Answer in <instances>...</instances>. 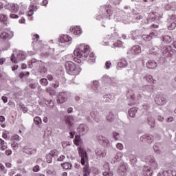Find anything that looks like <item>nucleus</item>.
<instances>
[{
  "instance_id": "f257e3e1",
  "label": "nucleus",
  "mask_w": 176,
  "mask_h": 176,
  "mask_svg": "<svg viewBox=\"0 0 176 176\" xmlns=\"http://www.w3.org/2000/svg\"><path fill=\"white\" fill-rule=\"evenodd\" d=\"M145 162L148 166L143 168V176H152L153 170L157 169V162H155L154 157L148 156L145 159Z\"/></svg>"
},
{
  "instance_id": "f03ea898",
  "label": "nucleus",
  "mask_w": 176,
  "mask_h": 176,
  "mask_svg": "<svg viewBox=\"0 0 176 176\" xmlns=\"http://www.w3.org/2000/svg\"><path fill=\"white\" fill-rule=\"evenodd\" d=\"M80 47H82L83 49L78 48L77 50H75L74 54V56H76V57H78V58H82V60H85L90 53V47L89 45H84L83 44H81Z\"/></svg>"
},
{
  "instance_id": "7ed1b4c3",
  "label": "nucleus",
  "mask_w": 176,
  "mask_h": 176,
  "mask_svg": "<svg viewBox=\"0 0 176 176\" xmlns=\"http://www.w3.org/2000/svg\"><path fill=\"white\" fill-rule=\"evenodd\" d=\"M77 151L78 152V157H80V164L84 166L87 162V155L86 154V151H84V148L78 146L77 148Z\"/></svg>"
},
{
  "instance_id": "20e7f679",
  "label": "nucleus",
  "mask_w": 176,
  "mask_h": 176,
  "mask_svg": "<svg viewBox=\"0 0 176 176\" xmlns=\"http://www.w3.org/2000/svg\"><path fill=\"white\" fill-rule=\"evenodd\" d=\"M23 60H25V54L21 51H19L16 54V57L14 56V54H12L11 56V61L14 63V64H17L19 61H23Z\"/></svg>"
},
{
  "instance_id": "39448f33",
  "label": "nucleus",
  "mask_w": 176,
  "mask_h": 176,
  "mask_svg": "<svg viewBox=\"0 0 176 176\" xmlns=\"http://www.w3.org/2000/svg\"><path fill=\"white\" fill-rule=\"evenodd\" d=\"M66 72L69 75L74 76L78 75V73H80V67H66Z\"/></svg>"
},
{
  "instance_id": "423d86ee",
  "label": "nucleus",
  "mask_w": 176,
  "mask_h": 176,
  "mask_svg": "<svg viewBox=\"0 0 176 176\" xmlns=\"http://www.w3.org/2000/svg\"><path fill=\"white\" fill-rule=\"evenodd\" d=\"M67 100V94L65 92H60L56 96V102L58 104H62L65 102Z\"/></svg>"
},
{
  "instance_id": "0eeeda50",
  "label": "nucleus",
  "mask_w": 176,
  "mask_h": 176,
  "mask_svg": "<svg viewBox=\"0 0 176 176\" xmlns=\"http://www.w3.org/2000/svg\"><path fill=\"white\" fill-rule=\"evenodd\" d=\"M154 102L159 106H163L166 103V99L161 95H156V97H154Z\"/></svg>"
},
{
  "instance_id": "6e6552de",
  "label": "nucleus",
  "mask_w": 176,
  "mask_h": 176,
  "mask_svg": "<svg viewBox=\"0 0 176 176\" xmlns=\"http://www.w3.org/2000/svg\"><path fill=\"white\" fill-rule=\"evenodd\" d=\"M115 99V94H108L104 96H102V102L106 103L113 102Z\"/></svg>"
},
{
  "instance_id": "1a4fd4ad",
  "label": "nucleus",
  "mask_w": 176,
  "mask_h": 176,
  "mask_svg": "<svg viewBox=\"0 0 176 176\" xmlns=\"http://www.w3.org/2000/svg\"><path fill=\"white\" fill-rule=\"evenodd\" d=\"M128 169L127 165L126 163H121V165L119 166V169L117 170V173H119V175L124 176L126 175V170Z\"/></svg>"
},
{
  "instance_id": "9d476101",
  "label": "nucleus",
  "mask_w": 176,
  "mask_h": 176,
  "mask_svg": "<svg viewBox=\"0 0 176 176\" xmlns=\"http://www.w3.org/2000/svg\"><path fill=\"white\" fill-rule=\"evenodd\" d=\"M69 137L72 139L75 138V141L73 142V144H75V146H80L82 144V140L79 135H74L73 132H69Z\"/></svg>"
},
{
  "instance_id": "9b49d317",
  "label": "nucleus",
  "mask_w": 176,
  "mask_h": 176,
  "mask_svg": "<svg viewBox=\"0 0 176 176\" xmlns=\"http://www.w3.org/2000/svg\"><path fill=\"white\" fill-rule=\"evenodd\" d=\"M71 41H72V38L65 34H63L59 38V42L60 43H67V45H69V43H71Z\"/></svg>"
},
{
  "instance_id": "f8f14e48",
  "label": "nucleus",
  "mask_w": 176,
  "mask_h": 176,
  "mask_svg": "<svg viewBox=\"0 0 176 176\" xmlns=\"http://www.w3.org/2000/svg\"><path fill=\"white\" fill-rule=\"evenodd\" d=\"M77 132L78 134L80 135H85L87 133V126L84 124L78 125V127H77Z\"/></svg>"
},
{
  "instance_id": "ddd939ff",
  "label": "nucleus",
  "mask_w": 176,
  "mask_h": 176,
  "mask_svg": "<svg viewBox=\"0 0 176 176\" xmlns=\"http://www.w3.org/2000/svg\"><path fill=\"white\" fill-rule=\"evenodd\" d=\"M163 176H176V170L172 168L168 170H163Z\"/></svg>"
},
{
  "instance_id": "4468645a",
  "label": "nucleus",
  "mask_w": 176,
  "mask_h": 176,
  "mask_svg": "<svg viewBox=\"0 0 176 176\" xmlns=\"http://www.w3.org/2000/svg\"><path fill=\"white\" fill-rule=\"evenodd\" d=\"M104 155H105V154H104V151L98 148H95V156L97 157V160L102 159L104 157Z\"/></svg>"
},
{
  "instance_id": "2eb2a0df",
  "label": "nucleus",
  "mask_w": 176,
  "mask_h": 176,
  "mask_svg": "<svg viewBox=\"0 0 176 176\" xmlns=\"http://www.w3.org/2000/svg\"><path fill=\"white\" fill-rule=\"evenodd\" d=\"M23 153H25L27 155H34L35 153H36V149L25 147L23 148Z\"/></svg>"
},
{
  "instance_id": "dca6fc26",
  "label": "nucleus",
  "mask_w": 176,
  "mask_h": 176,
  "mask_svg": "<svg viewBox=\"0 0 176 176\" xmlns=\"http://www.w3.org/2000/svg\"><path fill=\"white\" fill-rule=\"evenodd\" d=\"M73 116H66L64 117V123L67 125V126H71V122H73Z\"/></svg>"
},
{
  "instance_id": "f3484780",
  "label": "nucleus",
  "mask_w": 176,
  "mask_h": 176,
  "mask_svg": "<svg viewBox=\"0 0 176 176\" xmlns=\"http://www.w3.org/2000/svg\"><path fill=\"white\" fill-rule=\"evenodd\" d=\"M131 52L132 54H139V53H141V47L139 45H135L132 47Z\"/></svg>"
},
{
  "instance_id": "a211bd4d",
  "label": "nucleus",
  "mask_w": 176,
  "mask_h": 176,
  "mask_svg": "<svg viewBox=\"0 0 176 176\" xmlns=\"http://www.w3.org/2000/svg\"><path fill=\"white\" fill-rule=\"evenodd\" d=\"M136 112H138V108H135V107L130 108V109H128V116H129L130 118H134L135 117Z\"/></svg>"
},
{
  "instance_id": "6ab92c4d",
  "label": "nucleus",
  "mask_w": 176,
  "mask_h": 176,
  "mask_svg": "<svg viewBox=\"0 0 176 176\" xmlns=\"http://www.w3.org/2000/svg\"><path fill=\"white\" fill-rule=\"evenodd\" d=\"M56 155V151L53 150L50 152V154H47V163L50 164L52 162L51 157H53Z\"/></svg>"
},
{
  "instance_id": "aec40b11",
  "label": "nucleus",
  "mask_w": 176,
  "mask_h": 176,
  "mask_svg": "<svg viewBox=\"0 0 176 176\" xmlns=\"http://www.w3.org/2000/svg\"><path fill=\"white\" fill-rule=\"evenodd\" d=\"M89 116L91 117V119H94L95 122H98V118H100V116H98V112L97 111H91V113H89Z\"/></svg>"
},
{
  "instance_id": "412c9836",
  "label": "nucleus",
  "mask_w": 176,
  "mask_h": 176,
  "mask_svg": "<svg viewBox=\"0 0 176 176\" xmlns=\"http://www.w3.org/2000/svg\"><path fill=\"white\" fill-rule=\"evenodd\" d=\"M141 139H143L144 142H146L148 143H151L152 142V140H154V137H153L152 135H143L142 138H141Z\"/></svg>"
},
{
  "instance_id": "4be33fe9",
  "label": "nucleus",
  "mask_w": 176,
  "mask_h": 176,
  "mask_svg": "<svg viewBox=\"0 0 176 176\" xmlns=\"http://www.w3.org/2000/svg\"><path fill=\"white\" fill-rule=\"evenodd\" d=\"M139 100V97H135V95H132L130 96V105L138 104V101Z\"/></svg>"
},
{
  "instance_id": "5701e85b",
  "label": "nucleus",
  "mask_w": 176,
  "mask_h": 176,
  "mask_svg": "<svg viewBox=\"0 0 176 176\" xmlns=\"http://www.w3.org/2000/svg\"><path fill=\"white\" fill-rule=\"evenodd\" d=\"M0 38L3 41H9V39H10V35H9L8 32H3L1 34Z\"/></svg>"
},
{
  "instance_id": "b1692460",
  "label": "nucleus",
  "mask_w": 176,
  "mask_h": 176,
  "mask_svg": "<svg viewBox=\"0 0 176 176\" xmlns=\"http://www.w3.org/2000/svg\"><path fill=\"white\" fill-rule=\"evenodd\" d=\"M122 158V154L120 152H117L116 156L113 157V163L120 162V159Z\"/></svg>"
},
{
  "instance_id": "393cba45",
  "label": "nucleus",
  "mask_w": 176,
  "mask_h": 176,
  "mask_svg": "<svg viewBox=\"0 0 176 176\" xmlns=\"http://www.w3.org/2000/svg\"><path fill=\"white\" fill-rule=\"evenodd\" d=\"M127 65H129V63L125 59H121L120 61L118 63V67H127Z\"/></svg>"
},
{
  "instance_id": "a878e982",
  "label": "nucleus",
  "mask_w": 176,
  "mask_h": 176,
  "mask_svg": "<svg viewBox=\"0 0 176 176\" xmlns=\"http://www.w3.org/2000/svg\"><path fill=\"white\" fill-rule=\"evenodd\" d=\"M0 21L3 24H8V16L3 14H0Z\"/></svg>"
},
{
  "instance_id": "bb28decb",
  "label": "nucleus",
  "mask_w": 176,
  "mask_h": 176,
  "mask_svg": "<svg viewBox=\"0 0 176 176\" xmlns=\"http://www.w3.org/2000/svg\"><path fill=\"white\" fill-rule=\"evenodd\" d=\"M144 79H145V80H146V82H148V83H151V84L155 83V80L152 78V76L146 75L145 76V78H144Z\"/></svg>"
},
{
  "instance_id": "cd10ccee",
  "label": "nucleus",
  "mask_w": 176,
  "mask_h": 176,
  "mask_svg": "<svg viewBox=\"0 0 176 176\" xmlns=\"http://www.w3.org/2000/svg\"><path fill=\"white\" fill-rule=\"evenodd\" d=\"M28 65L29 67H38L39 65V60L33 59L30 62Z\"/></svg>"
},
{
  "instance_id": "c85d7f7f",
  "label": "nucleus",
  "mask_w": 176,
  "mask_h": 176,
  "mask_svg": "<svg viewBox=\"0 0 176 176\" xmlns=\"http://www.w3.org/2000/svg\"><path fill=\"white\" fill-rule=\"evenodd\" d=\"M155 47H151V49L149 51L150 54H153V56H159V48H156V50Z\"/></svg>"
},
{
  "instance_id": "c756f323",
  "label": "nucleus",
  "mask_w": 176,
  "mask_h": 176,
  "mask_svg": "<svg viewBox=\"0 0 176 176\" xmlns=\"http://www.w3.org/2000/svg\"><path fill=\"white\" fill-rule=\"evenodd\" d=\"M146 65H149L150 67H157V63L153 60H150L146 63Z\"/></svg>"
},
{
  "instance_id": "7c9ffc66",
  "label": "nucleus",
  "mask_w": 176,
  "mask_h": 176,
  "mask_svg": "<svg viewBox=\"0 0 176 176\" xmlns=\"http://www.w3.org/2000/svg\"><path fill=\"white\" fill-rule=\"evenodd\" d=\"M162 41L165 43H170V42H171V37L170 36H164L162 37Z\"/></svg>"
},
{
  "instance_id": "2f4dec72",
  "label": "nucleus",
  "mask_w": 176,
  "mask_h": 176,
  "mask_svg": "<svg viewBox=\"0 0 176 176\" xmlns=\"http://www.w3.org/2000/svg\"><path fill=\"white\" fill-rule=\"evenodd\" d=\"M1 138H3L4 140H9L10 136H9V131H3V133H1Z\"/></svg>"
},
{
  "instance_id": "473e14b6",
  "label": "nucleus",
  "mask_w": 176,
  "mask_h": 176,
  "mask_svg": "<svg viewBox=\"0 0 176 176\" xmlns=\"http://www.w3.org/2000/svg\"><path fill=\"white\" fill-rule=\"evenodd\" d=\"M62 168H64L65 170H69L71 169V163H64L61 164Z\"/></svg>"
},
{
  "instance_id": "72a5a7b5",
  "label": "nucleus",
  "mask_w": 176,
  "mask_h": 176,
  "mask_svg": "<svg viewBox=\"0 0 176 176\" xmlns=\"http://www.w3.org/2000/svg\"><path fill=\"white\" fill-rule=\"evenodd\" d=\"M11 9L12 10L13 13H17V12H19V5L13 3L11 6Z\"/></svg>"
},
{
  "instance_id": "f704fd0d",
  "label": "nucleus",
  "mask_w": 176,
  "mask_h": 176,
  "mask_svg": "<svg viewBox=\"0 0 176 176\" xmlns=\"http://www.w3.org/2000/svg\"><path fill=\"white\" fill-rule=\"evenodd\" d=\"M106 120H108V122L113 120V113H108V115H106Z\"/></svg>"
},
{
  "instance_id": "c9c22d12",
  "label": "nucleus",
  "mask_w": 176,
  "mask_h": 176,
  "mask_svg": "<svg viewBox=\"0 0 176 176\" xmlns=\"http://www.w3.org/2000/svg\"><path fill=\"white\" fill-rule=\"evenodd\" d=\"M10 138H11V140H12V141L16 142H20V140H21L20 136H19L18 135H12V137H10L9 139Z\"/></svg>"
},
{
  "instance_id": "e433bc0d",
  "label": "nucleus",
  "mask_w": 176,
  "mask_h": 176,
  "mask_svg": "<svg viewBox=\"0 0 176 176\" xmlns=\"http://www.w3.org/2000/svg\"><path fill=\"white\" fill-rule=\"evenodd\" d=\"M45 92H47L48 94H50V96H54V90L53 89V88H51V87L45 88Z\"/></svg>"
},
{
  "instance_id": "4c0bfd02",
  "label": "nucleus",
  "mask_w": 176,
  "mask_h": 176,
  "mask_svg": "<svg viewBox=\"0 0 176 176\" xmlns=\"http://www.w3.org/2000/svg\"><path fill=\"white\" fill-rule=\"evenodd\" d=\"M74 32L76 35H80L82 34V30L79 27L74 28Z\"/></svg>"
},
{
  "instance_id": "58836bf2",
  "label": "nucleus",
  "mask_w": 176,
  "mask_h": 176,
  "mask_svg": "<svg viewBox=\"0 0 176 176\" xmlns=\"http://www.w3.org/2000/svg\"><path fill=\"white\" fill-rule=\"evenodd\" d=\"M102 82L109 83V82H111V78H109V77H108V76H102Z\"/></svg>"
},
{
  "instance_id": "ea45409f",
  "label": "nucleus",
  "mask_w": 176,
  "mask_h": 176,
  "mask_svg": "<svg viewBox=\"0 0 176 176\" xmlns=\"http://www.w3.org/2000/svg\"><path fill=\"white\" fill-rule=\"evenodd\" d=\"M142 38L144 39V41H146L147 42L149 41H152V36H150L149 34L143 35Z\"/></svg>"
},
{
  "instance_id": "a19ab883",
  "label": "nucleus",
  "mask_w": 176,
  "mask_h": 176,
  "mask_svg": "<svg viewBox=\"0 0 176 176\" xmlns=\"http://www.w3.org/2000/svg\"><path fill=\"white\" fill-rule=\"evenodd\" d=\"M82 170L84 172L83 176H89V168H87V166H84Z\"/></svg>"
},
{
  "instance_id": "79ce46f5",
  "label": "nucleus",
  "mask_w": 176,
  "mask_h": 176,
  "mask_svg": "<svg viewBox=\"0 0 176 176\" xmlns=\"http://www.w3.org/2000/svg\"><path fill=\"white\" fill-rule=\"evenodd\" d=\"M6 166H4L3 164L0 163V172L3 173V174H7V169H5Z\"/></svg>"
},
{
  "instance_id": "37998d69",
  "label": "nucleus",
  "mask_w": 176,
  "mask_h": 176,
  "mask_svg": "<svg viewBox=\"0 0 176 176\" xmlns=\"http://www.w3.org/2000/svg\"><path fill=\"white\" fill-rule=\"evenodd\" d=\"M71 145V142H62V148H67V146H69Z\"/></svg>"
},
{
  "instance_id": "c03bdc74",
  "label": "nucleus",
  "mask_w": 176,
  "mask_h": 176,
  "mask_svg": "<svg viewBox=\"0 0 176 176\" xmlns=\"http://www.w3.org/2000/svg\"><path fill=\"white\" fill-rule=\"evenodd\" d=\"M40 85H42V86H47V79H40Z\"/></svg>"
},
{
  "instance_id": "a18cd8bd",
  "label": "nucleus",
  "mask_w": 176,
  "mask_h": 176,
  "mask_svg": "<svg viewBox=\"0 0 176 176\" xmlns=\"http://www.w3.org/2000/svg\"><path fill=\"white\" fill-rule=\"evenodd\" d=\"M34 124H40V123H42V119L40 118V117H34Z\"/></svg>"
},
{
  "instance_id": "49530a36",
  "label": "nucleus",
  "mask_w": 176,
  "mask_h": 176,
  "mask_svg": "<svg viewBox=\"0 0 176 176\" xmlns=\"http://www.w3.org/2000/svg\"><path fill=\"white\" fill-rule=\"evenodd\" d=\"M98 85V81H94V90H95V93H98V90L97 89V86Z\"/></svg>"
},
{
  "instance_id": "de8ad7c7",
  "label": "nucleus",
  "mask_w": 176,
  "mask_h": 176,
  "mask_svg": "<svg viewBox=\"0 0 176 176\" xmlns=\"http://www.w3.org/2000/svg\"><path fill=\"white\" fill-rule=\"evenodd\" d=\"M176 27V23L175 22H172L170 25L168 27V30H174Z\"/></svg>"
},
{
  "instance_id": "09e8293b",
  "label": "nucleus",
  "mask_w": 176,
  "mask_h": 176,
  "mask_svg": "<svg viewBox=\"0 0 176 176\" xmlns=\"http://www.w3.org/2000/svg\"><path fill=\"white\" fill-rule=\"evenodd\" d=\"M172 47L170 45H168L166 47L165 50H166V52L169 54H171V53H173V51L171 50Z\"/></svg>"
},
{
  "instance_id": "8fccbe9b",
  "label": "nucleus",
  "mask_w": 176,
  "mask_h": 176,
  "mask_svg": "<svg viewBox=\"0 0 176 176\" xmlns=\"http://www.w3.org/2000/svg\"><path fill=\"white\" fill-rule=\"evenodd\" d=\"M113 174L111 171L102 172V176H113Z\"/></svg>"
},
{
  "instance_id": "3c124183",
  "label": "nucleus",
  "mask_w": 176,
  "mask_h": 176,
  "mask_svg": "<svg viewBox=\"0 0 176 176\" xmlns=\"http://www.w3.org/2000/svg\"><path fill=\"white\" fill-rule=\"evenodd\" d=\"M148 125H151V126L154 125V118H148Z\"/></svg>"
},
{
  "instance_id": "603ef678",
  "label": "nucleus",
  "mask_w": 176,
  "mask_h": 176,
  "mask_svg": "<svg viewBox=\"0 0 176 176\" xmlns=\"http://www.w3.org/2000/svg\"><path fill=\"white\" fill-rule=\"evenodd\" d=\"M29 76V72L20 73V78H23V76Z\"/></svg>"
},
{
  "instance_id": "864d4df0",
  "label": "nucleus",
  "mask_w": 176,
  "mask_h": 176,
  "mask_svg": "<svg viewBox=\"0 0 176 176\" xmlns=\"http://www.w3.org/2000/svg\"><path fill=\"white\" fill-rule=\"evenodd\" d=\"M116 148H117V150L121 151L122 150V144L117 143L116 145Z\"/></svg>"
},
{
  "instance_id": "5fc2aeb1",
  "label": "nucleus",
  "mask_w": 176,
  "mask_h": 176,
  "mask_svg": "<svg viewBox=\"0 0 176 176\" xmlns=\"http://www.w3.org/2000/svg\"><path fill=\"white\" fill-rule=\"evenodd\" d=\"M38 171H40V166L38 165L34 166V167H33V172L38 173Z\"/></svg>"
},
{
  "instance_id": "6e6d98bb",
  "label": "nucleus",
  "mask_w": 176,
  "mask_h": 176,
  "mask_svg": "<svg viewBox=\"0 0 176 176\" xmlns=\"http://www.w3.org/2000/svg\"><path fill=\"white\" fill-rule=\"evenodd\" d=\"M11 148H12V150L18 149V143H12L11 144Z\"/></svg>"
},
{
  "instance_id": "4d7b16f0",
  "label": "nucleus",
  "mask_w": 176,
  "mask_h": 176,
  "mask_svg": "<svg viewBox=\"0 0 176 176\" xmlns=\"http://www.w3.org/2000/svg\"><path fill=\"white\" fill-rule=\"evenodd\" d=\"M74 65H75L74 63L67 62L65 67H74Z\"/></svg>"
},
{
  "instance_id": "13d9d810",
  "label": "nucleus",
  "mask_w": 176,
  "mask_h": 176,
  "mask_svg": "<svg viewBox=\"0 0 176 176\" xmlns=\"http://www.w3.org/2000/svg\"><path fill=\"white\" fill-rule=\"evenodd\" d=\"M65 159V156L60 155L58 157V159H56V160H58V162H63Z\"/></svg>"
},
{
  "instance_id": "bf43d9fd",
  "label": "nucleus",
  "mask_w": 176,
  "mask_h": 176,
  "mask_svg": "<svg viewBox=\"0 0 176 176\" xmlns=\"http://www.w3.org/2000/svg\"><path fill=\"white\" fill-rule=\"evenodd\" d=\"M10 19H19V15L14 14H11L10 15Z\"/></svg>"
},
{
  "instance_id": "052dcab7",
  "label": "nucleus",
  "mask_w": 176,
  "mask_h": 176,
  "mask_svg": "<svg viewBox=\"0 0 176 176\" xmlns=\"http://www.w3.org/2000/svg\"><path fill=\"white\" fill-rule=\"evenodd\" d=\"M113 139H116V140L119 139V133H113Z\"/></svg>"
},
{
  "instance_id": "680f3d73",
  "label": "nucleus",
  "mask_w": 176,
  "mask_h": 176,
  "mask_svg": "<svg viewBox=\"0 0 176 176\" xmlns=\"http://www.w3.org/2000/svg\"><path fill=\"white\" fill-rule=\"evenodd\" d=\"M12 153V151L10 150H6V155L9 156Z\"/></svg>"
},
{
  "instance_id": "e2e57ef3",
  "label": "nucleus",
  "mask_w": 176,
  "mask_h": 176,
  "mask_svg": "<svg viewBox=\"0 0 176 176\" xmlns=\"http://www.w3.org/2000/svg\"><path fill=\"white\" fill-rule=\"evenodd\" d=\"M0 145H2V146L7 145V142H5L3 140L0 139Z\"/></svg>"
},
{
  "instance_id": "0e129e2a",
  "label": "nucleus",
  "mask_w": 176,
  "mask_h": 176,
  "mask_svg": "<svg viewBox=\"0 0 176 176\" xmlns=\"http://www.w3.org/2000/svg\"><path fill=\"white\" fill-rule=\"evenodd\" d=\"M32 14H34V11L32 10H29L28 16H29V17L32 16Z\"/></svg>"
},
{
  "instance_id": "69168bd1",
  "label": "nucleus",
  "mask_w": 176,
  "mask_h": 176,
  "mask_svg": "<svg viewBox=\"0 0 176 176\" xmlns=\"http://www.w3.org/2000/svg\"><path fill=\"white\" fill-rule=\"evenodd\" d=\"M1 101H3V103H7V97L1 96Z\"/></svg>"
},
{
  "instance_id": "338daca9",
  "label": "nucleus",
  "mask_w": 176,
  "mask_h": 176,
  "mask_svg": "<svg viewBox=\"0 0 176 176\" xmlns=\"http://www.w3.org/2000/svg\"><path fill=\"white\" fill-rule=\"evenodd\" d=\"M14 173H15L14 170H11L9 171L8 175H9V176H14Z\"/></svg>"
},
{
  "instance_id": "774afa93",
  "label": "nucleus",
  "mask_w": 176,
  "mask_h": 176,
  "mask_svg": "<svg viewBox=\"0 0 176 176\" xmlns=\"http://www.w3.org/2000/svg\"><path fill=\"white\" fill-rule=\"evenodd\" d=\"M6 59H5V58H1L0 59V65H3V64L5 63V61H6Z\"/></svg>"
}]
</instances>
